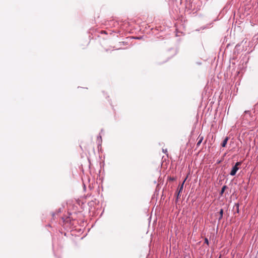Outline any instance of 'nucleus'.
<instances>
[{"mask_svg":"<svg viewBox=\"0 0 258 258\" xmlns=\"http://www.w3.org/2000/svg\"><path fill=\"white\" fill-rule=\"evenodd\" d=\"M241 165V162H237L235 165L233 167L231 172H230V175L232 176H234L236 174L237 170H238V166Z\"/></svg>","mask_w":258,"mask_h":258,"instance_id":"1","label":"nucleus"},{"mask_svg":"<svg viewBox=\"0 0 258 258\" xmlns=\"http://www.w3.org/2000/svg\"><path fill=\"white\" fill-rule=\"evenodd\" d=\"M203 137L199 136L197 139L198 142L197 143V146L199 147L203 140Z\"/></svg>","mask_w":258,"mask_h":258,"instance_id":"3","label":"nucleus"},{"mask_svg":"<svg viewBox=\"0 0 258 258\" xmlns=\"http://www.w3.org/2000/svg\"><path fill=\"white\" fill-rule=\"evenodd\" d=\"M220 214V217L219 218V220H220L223 218V210L221 209L219 212Z\"/></svg>","mask_w":258,"mask_h":258,"instance_id":"5","label":"nucleus"},{"mask_svg":"<svg viewBox=\"0 0 258 258\" xmlns=\"http://www.w3.org/2000/svg\"><path fill=\"white\" fill-rule=\"evenodd\" d=\"M205 243H206L208 245L209 244V241H208V239L207 238H205Z\"/></svg>","mask_w":258,"mask_h":258,"instance_id":"7","label":"nucleus"},{"mask_svg":"<svg viewBox=\"0 0 258 258\" xmlns=\"http://www.w3.org/2000/svg\"><path fill=\"white\" fill-rule=\"evenodd\" d=\"M228 140H229V138L227 137L225 138V139L223 141V143L221 145L223 147H225L226 146Z\"/></svg>","mask_w":258,"mask_h":258,"instance_id":"4","label":"nucleus"},{"mask_svg":"<svg viewBox=\"0 0 258 258\" xmlns=\"http://www.w3.org/2000/svg\"><path fill=\"white\" fill-rule=\"evenodd\" d=\"M226 188H227V186H226V185H224V186L222 187V189H221V192H220V194H221V195H222V194L224 193V192Z\"/></svg>","mask_w":258,"mask_h":258,"instance_id":"6","label":"nucleus"},{"mask_svg":"<svg viewBox=\"0 0 258 258\" xmlns=\"http://www.w3.org/2000/svg\"><path fill=\"white\" fill-rule=\"evenodd\" d=\"M186 178H185L184 181H183L182 183L181 184V185H180V187L178 188V194H177V198H178L179 197V196L180 195V193L183 190V185H184V182L185 181Z\"/></svg>","mask_w":258,"mask_h":258,"instance_id":"2","label":"nucleus"}]
</instances>
